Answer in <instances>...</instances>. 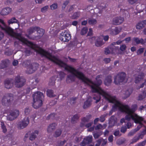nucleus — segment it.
<instances>
[{
  "mask_svg": "<svg viewBox=\"0 0 146 146\" xmlns=\"http://www.w3.org/2000/svg\"><path fill=\"white\" fill-rule=\"evenodd\" d=\"M57 64L62 67L71 73L70 75L68 76L67 81L68 82L74 81L75 78L77 77L81 80L84 83L90 86L92 91L97 92L99 94L98 96H95L93 99L96 100V102L98 103L100 99V95L102 96L110 102L114 104L112 110L109 112V115L112 114L113 111L118 109L121 112L126 114L125 119L128 121L131 120L136 123H139V125L134 129L132 130L128 133V135H133L136 132L138 131L143 126V123L144 122L143 118L140 116L134 113L135 110L129 108L128 106L122 104L115 97L111 96L108 93L102 90L100 87L102 83L101 79L102 77V75L97 76L96 78V81L93 82L87 78L85 77L82 72L75 69L72 67L68 66L62 61L59 60Z\"/></svg>",
  "mask_w": 146,
  "mask_h": 146,
  "instance_id": "1",
  "label": "nucleus"
},
{
  "mask_svg": "<svg viewBox=\"0 0 146 146\" xmlns=\"http://www.w3.org/2000/svg\"><path fill=\"white\" fill-rule=\"evenodd\" d=\"M0 28L9 35L17 39L23 43L30 46L32 48L37 51L42 56L46 57L51 60V54L50 53L39 48L36 49L37 45L22 37L21 34L14 32L11 28L6 25L3 21L1 19H0Z\"/></svg>",
  "mask_w": 146,
  "mask_h": 146,
  "instance_id": "2",
  "label": "nucleus"
},
{
  "mask_svg": "<svg viewBox=\"0 0 146 146\" xmlns=\"http://www.w3.org/2000/svg\"><path fill=\"white\" fill-rule=\"evenodd\" d=\"M33 106L34 108L37 109L42 105L44 96L42 93L38 92L35 93L33 94Z\"/></svg>",
  "mask_w": 146,
  "mask_h": 146,
  "instance_id": "3",
  "label": "nucleus"
},
{
  "mask_svg": "<svg viewBox=\"0 0 146 146\" xmlns=\"http://www.w3.org/2000/svg\"><path fill=\"white\" fill-rule=\"evenodd\" d=\"M125 74L124 72L119 73L115 76L114 79V82L117 85L120 84L123 82H125Z\"/></svg>",
  "mask_w": 146,
  "mask_h": 146,
  "instance_id": "4",
  "label": "nucleus"
},
{
  "mask_svg": "<svg viewBox=\"0 0 146 146\" xmlns=\"http://www.w3.org/2000/svg\"><path fill=\"white\" fill-rule=\"evenodd\" d=\"M71 35L69 32L67 30L62 32L60 36V40L63 42H68L71 38Z\"/></svg>",
  "mask_w": 146,
  "mask_h": 146,
  "instance_id": "5",
  "label": "nucleus"
},
{
  "mask_svg": "<svg viewBox=\"0 0 146 146\" xmlns=\"http://www.w3.org/2000/svg\"><path fill=\"white\" fill-rule=\"evenodd\" d=\"M25 80L22 78L18 76L15 79V85L17 88H19L23 86L25 82Z\"/></svg>",
  "mask_w": 146,
  "mask_h": 146,
  "instance_id": "6",
  "label": "nucleus"
},
{
  "mask_svg": "<svg viewBox=\"0 0 146 146\" xmlns=\"http://www.w3.org/2000/svg\"><path fill=\"white\" fill-rule=\"evenodd\" d=\"M29 117H25L21 121L19 122L18 124L19 128L20 129H22L25 127L29 124Z\"/></svg>",
  "mask_w": 146,
  "mask_h": 146,
  "instance_id": "7",
  "label": "nucleus"
},
{
  "mask_svg": "<svg viewBox=\"0 0 146 146\" xmlns=\"http://www.w3.org/2000/svg\"><path fill=\"white\" fill-rule=\"evenodd\" d=\"M35 31H36L37 32V34L39 36H42L44 32V30L43 29L38 27H36L30 29L29 31V34L32 33Z\"/></svg>",
  "mask_w": 146,
  "mask_h": 146,
  "instance_id": "8",
  "label": "nucleus"
},
{
  "mask_svg": "<svg viewBox=\"0 0 146 146\" xmlns=\"http://www.w3.org/2000/svg\"><path fill=\"white\" fill-rule=\"evenodd\" d=\"M19 114V111L18 110H15L12 111L10 112V114L7 117L8 120L11 121L17 117Z\"/></svg>",
  "mask_w": 146,
  "mask_h": 146,
  "instance_id": "9",
  "label": "nucleus"
},
{
  "mask_svg": "<svg viewBox=\"0 0 146 146\" xmlns=\"http://www.w3.org/2000/svg\"><path fill=\"white\" fill-rule=\"evenodd\" d=\"M38 64L36 63L30 65L28 67L27 71L29 73H33L36 70L38 66Z\"/></svg>",
  "mask_w": 146,
  "mask_h": 146,
  "instance_id": "10",
  "label": "nucleus"
},
{
  "mask_svg": "<svg viewBox=\"0 0 146 146\" xmlns=\"http://www.w3.org/2000/svg\"><path fill=\"white\" fill-rule=\"evenodd\" d=\"M124 20L123 18L121 17H115L113 19V23L115 25H119Z\"/></svg>",
  "mask_w": 146,
  "mask_h": 146,
  "instance_id": "11",
  "label": "nucleus"
},
{
  "mask_svg": "<svg viewBox=\"0 0 146 146\" xmlns=\"http://www.w3.org/2000/svg\"><path fill=\"white\" fill-rule=\"evenodd\" d=\"M146 25V20L141 21L138 22L136 25V28L137 29H143Z\"/></svg>",
  "mask_w": 146,
  "mask_h": 146,
  "instance_id": "12",
  "label": "nucleus"
},
{
  "mask_svg": "<svg viewBox=\"0 0 146 146\" xmlns=\"http://www.w3.org/2000/svg\"><path fill=\"white\" fill-rule=\"evenodd\" d=\"M143 75L141 76H140L139 75L138 77L136 78H135V82L136 83H141L142 82V85L139 88H138V89L139 88H142L143 87L144 85L145 84V83L146 82V81L145 80L144 81V82L143 83V82L144 81L143 80Z\"/></svg>",
  "mask_w": 146,
  "mask_h": 146,
  "instance_id": "13",
  "label": "nucleus"
},
{
  "mask_svg": "<svg viewBox=\"0 0 146 146\" xmlns=\"http://www.w3.org/2000/svg\"><path fill=\"white\" fill-rule=\"evenodd\" d=\"M38 133V130H35L31 133L29 134V139L31 141L34 140L36 138Z\"/></svg>",
  "mask_w": 146,
  "mask_h": 146,
  "instance_id": "14",
  "label": "nucleus"
},
{
  "mask_svg": "<svg viewBox=\"0 0 146 146\" xmlns=\"http://www.w3.org/2000/svg\"><path fill=\"white\" fill-rule=\"evenodd\" d=\"M115 44V43H114L113 44H112L111 45V48H106L104 51L105 54H108L110 53H115L114 51L115 50L116 51V50H112V49L114 48L115 47L113 45Z\"/></svg>",
  "mask_w": 146,
  "mask_h": 146,
  "instance_id": "15",
  "label": "nucleus"
},
{
  "mask_svg": "<svg viewBox=\"0 0 146 146\" xmlns=\"http://www.w3.org/2000/svg\"><path fill=\"white\" fill-rule=\"evenodd\" d=\"M11 11V9L9 7L3 8L1 11V14L3 15H7Z\"/></svg>",
  "mask_w": 146,
  "mask_h": 146,
  "instance_id": "16",
  "label": "nucleus"
},
{
  "mask_svg": "<svg viewBox=\"0 0 146 146\" xmlns=\"http://www.w3.org/2000/svg\"><path fill=\"white\" fill-rule=\"evenodd\" d=\"M5 87L7 89L11 88L13 86L12 80H6L4 82Z\"/></svg>",
  "mask_w": 146,
  "mask_h": 146,
  "instance_id": "17",
  "label": "nucleus"
},
{
  "mask_svg": "<svg viewBox=\"0 0 146 146\" xmlns=\"http://www.w3.org/2000/svg\"><path fill=\"white\" fill-rule=\"evenodd\" d=\"M112 81V77L111 76H107L104 80V84L107 86H109Z\"/></svg>",
  "mask_w": 146,
  "mask_h": 146,
  "instance_id": "18",
  "label": "nucleus"
},
{
  "mask_svg": "<svg viewBox=\"0 0 146 146\" xmlns=\"http://www.w3.org/2000/svg\"><path fill=\"white\" fill-rule=\"evenodd\" d=\"M104 44L102 38L100 37H98L95 42V45L97 46H100Z\"/></svg>",
  "mask_w": 146,
  "mask_h": 146,
  "instance_id": "19",
  "label": "nucleus"
},
{
  "mask_svg": "<svg viewBox=\"0 0 146 146\" xmlns=\"http://www.w3.org/2000/svg\"><path fill=\"white\" fill-rule=\"evenodd\" d=\"M116 118L114 116H112L110 118L109 123L110 126H113L117 123Z\"/></svg>",
  "mask_w": 146,
  "mask_h": 146,
  "instance_id": "20",
  "label": "nucleus"
},
{
  "mask_svg": "<svg viewBox=\"0 0 146 146\" xmlns=\"http://www.w3.org/2000/svg\"><path fill=\"white\" fill-rule=\"evenodd\" d=\"M121 30L120 27H116L114 29H112L111 34L113 35H116L118 34Z\"/></svg>",
  "mask_w": 146,
  "mask_h": 146,
  "instance_id": "21",
  "label": "nucleus"
},
{
  "mask_svg": "<svg viewBox=\"0 0 146 146\" xmlns=\"http://www.w3.org/2000/svg\"><path fill=\"white\" fill-rule=\"evenodd\" d=\"M56 125L54 123L50 124L47 128V131L48 133H50L52 131L55 129Z\"/></svg>",
  "mask_w": 146,
  "mask_h": 146,
  "instance_id": "22",
  "label": "nucleus"
},
{
  "mask_svg": "<svg viewBox=\"0 0 146 146\" xmlns=\"http://www.w3.org/2000/svg\"><path fill=\"white\" fill-rule=\"evenodd\" d=\"M91 104V101L90 99H88L86 100L84 103V104L83 106L84 108H86L90 106Z\"/></svg>",
  "mask_w": 146,
  "mask_h": 146,
  "instance_id": "23",
  "label": "nucleus"
},
{
  "mask_svg": "<svg viewBox=\"0 0 146 146\" xmlns=\"http://www.w3.org/2000/svg\"><path fill=\"white\" fill-rule=\"evenodd\" d=\"M92 135H89L84 138V141L87 144L91 142L92 140Z\"/></svg>",
  "mask_w": 146,
  "mask_h": 146,
  "instance_id": "24",
  "label": "nucleus"
},
{
  "mask_svg": "<svg viewBox=\"0 0 146 146\" xmlns=\"http://www.w3.org/2000/svg\"><path fill=\"white\" fill-rule=\"evenodd\" d=\"M89 118L87 117H84L82 119V122L80 124V126L82 127L84 126L85 125V123L88 122L89 120Z\"/></svg>",
  "mask_w": 146,
  "mask_h": 146,
  "instance_id": "25",
  "label": "nucleus"
},
{
  "mask_svg": "<svg viewBox=\"0 0 146 146\" xmlns=\"http://www.w3.org/2000/svg\"><path fill=\"white\" fill-rule=\"evenodd\" d=\"M8 61H2L0 65V67L1 68H4L7 66L8 65Z\"/></svg>",
  "mask_w": 146,
  "mask_h": 146,
  "instance_id": "26",
  "label": "nucleus"
},
{
  "mask_svg": "<svg viewBox=\"0 0 146 146\" xmlns=\"http://www.w3.org/2000/svg\"><path fill=\"white\" fill-rule=\"evenodd\" d=\"M146 96V91H144L142 94L140 95L139 96L138 100H141L143 98H144Z\"/></svg>",
  "mask_w": 146,
  "mask_h": 146,
  "instance_id": "27",
  "label": "nucleus"
},
{
  "mask_svg": "<svg viewBox=\"0 0 146 146\" xmlns=\"http://www.w3.org/2000/svg\"><path fill=\"white\" fill-rule=\"evenodd\" d=\"M133 41L135 42L137 44H139V43H143L142 42H141L143 41L142 39H139V38H134L133 39Z\"/></svg>",
  "mask_w": 146,
  "mask_h": 146,
  "instance_id": "28",
  "label": "nucleus"
},
{
  "mask_svg": "<svg viewBox=\"0 0 146 146\" xmlns=\"http://www.w3.org/2000/svg\"><path fill=\"white\" fill-rule=\"evenodd\" d=\"M106 125L105 124H104L103 125H101L99 124L96 127V129H104L106 127Z\"/></svg>",
  "mask_w": 146,
  "mask_h": 146,
  "instance_id": "29",
  "label": "nucleus"
},
{
  "mask_svg": "<svg viewBox=\"0 0 146 146\" xmlns=\"http://www.w3.org/2000/svg\"><path fill=\"white\" fill-rule=\"evenodd\" d=\"M88 28L87 27H85L83 28L81 30V34L82 35L85 34L88 32Z\"/></svg>",
  "mask_w": 146,
  "mask_h": 146,
  "instance_id": "30",
  "label": "nucleus"
},
{
  "mask_svg": "<svg viewBox=\"0 0 146 146\" xmlns=\"http://www.w3.org/2000/svg\"><path fill=\"white\" fill-rule=\"evenodd\" d=\"M88 23L90 25H94L97 23L96 20L94 19H90L88 20Z\"/></svg>",
  "mask_w": 146,
  "mask_h": 146,
  "instance_id": "31",
  "label": "nucleus"
},
{
  "mask_svg": "<svg viewBox=\"0 0 146 146\" xmlns=\"http://www.w3.org/2000/svg\"><path fill=\"white\" fill-rule=\"evenodd\" d=\"M47 95L49 97H52L54 96L53 91L50 90H48L47 91Z\"/></svg>",
  "mask_w": 146,
  "mask_h": 146,
  "instance_id": "32",
  "label": "nucleus"
},
{
  "mask_svg": "<svg viewBox=\"0 0 146 146\" xmlns=\"http://www.w3.org/2000/svg\"><path fill=\"white\" fill-rule=\"evenodd\" d=\"M1 125L3 132L4 133L6 132L7 129L3 122L2 121L1 122Z\"/></svg>",
  "mask_w": 146,
  "mask_h": 146,
  "instance_id": "33",
  "label": "nucleus"
},
{
  "mask_svg": "<svg viewBox=\"0 0 146 146\" xmlns=\"http://www.w3.org/2000/svg\"><path fill=\"white\" fill-rule=\"evenodd\" d=\"M80 15V13L79 12H77L74 13L72 17V18L75 19L78 17Z\"/></svg>",
  "mask_w": 146,
  "mask_h": 146,
  "instance_id": "34",
  "label": "nucleus"
},
{
  "mask_svg": "<svg viewBox=\"0 0 146 146\" xmlns=\"http://www.w3.org/2000/svg\"><path fill=\"white\" fill-rule=\"evenodd\" d=\"M17 21V19L15 18H13L10 20H9L8 21V23L9 24L16 23Z\"/></svg>",
  "mask_w": 146,
  "mask_h": 146,
  "instance_id": "35",
  "label": "nucleus"
},
{
  "mask_svg": "<svg viewBox=\"0 0 146 146\" xmlns=\"http://www.w3.org/2000/svg\"><path fill=\"white\" fill-rule=\"evenodd\" d=\"M58 5L56 3H54L51 5L50 7V9L52 10H53L56 9L57 8Z\"/></svg>",
  "mask_w": 146,
  "mask_h": 146,
  "instance_id": "36",
  "label": "nucleus"
},
{
  "mask_svg": "<svg viewBox=\"0 0 146 146\" xmlns=\"http://www.w3.org/2000/svg\"><path fill=\"white\" fill-rule=\"evenodd\" d=\"M102 134V132L97 133L93 134V136L96 139L99 137Z\"/></svg>",
  "mask_w": 146,
  "mask_h": 146,
  "instance_id": "37",
  "label": "nucleus"
},
{
  "mask_svg": "<svg viewBox=\"0 0 146 146\" xmlns=\"http://www.w3.org/2000/svg\"><path fill=\"white\" fill-rule=\"evenodd\" d=\"M79 116L77 115H74L72 118V121L73 122H74L76 121L78 118Z\"/></svg>",
  "mask_w": 146,
  "mask_h": 146,
  "instance_id": "38",
  "label": "nucleus"
},
{
  "mask_svg": "<svg viewBox=\"0 0 146 146\" xmlns=\"http://www.w3.org/2000/svg\"><path fill=\"white\" fill-rule=\"evenodd\" d=\"M48 8L49 7L48 6H46L42 8L41 9V11L42 12H45L47 11Z\"/></svg>",
  "mask_w": 146,
  "mask_h": 146,
  "instance_id": "39",
  "label": "nucleus"
},
{
  "mask_svg": "<svg viewBox=\"0 0 146 146\" xmlns=\"http://www.w3.org/2000/svg\"><path fill=\"white\" fill-rule=\"evenodd\" d=\"M144 50V48H141L139 49L137 51V54L139 55L142 53L143 52Z\"/></svg>",
  "mask_w": 146,
  "mask_h": 146,
  "instance_id": "40",
  "label": "nucleus"
},
{
  "mask_svg": "<svg viewBox=\"0 0 146 146\" xmlns=\"http://www.w3.org/2000/svg\"><path fill=\"white\" fill-rule=\"evenodd\" d=\"M61 134V131L60 130H58L56 132L55 135L56 137H57L60 136Z\"/></svg>",
  "mask_w": 146,
  "mask_h": 146,
  "instance_id": "41",
  "label": "nucleus"
},
{
  "mask_svg": "<svg viewBox=\"0 0 146 146\" xmlns=\"http://www.w3.org/2000/svg\"><path fill=\"white\" fill-rule=\"evenodd\" d=\"M100 140H101V141H100V143H102V145L104 146L107 143V140L106 139H100Z\"/></svg>",
  "mask_w": 146,
  "mask_h": 146,
  "instance_id": "42",
  "label": "nucleus"
},
{
  "mask_svg": "<svg viewBox=\"0 0 146 146\" xmlns=\"http://www.w3.org/2000/svg\"><path fill=\"white\" fill-rule=\"evenodd\" d=\"M140 137V135L138 137H134L132 139V142H135L137 141L139 139Z\"/></svg>",
  "mask_w": 146,
  "mask_h": 146,
  "instance_id": "43",
  "label": "nucleus"
},
{
  "mask_svg": "<svg viewBox=\"0 0 146 146\" xmlns=\"http://www.w3.org/2000/svg\"><path fill=\"white\" fill-rule=\"evenodd\" d=\"M30 111V110L28 108H26L25 110V114L27 115L28 114Z\"/></svg>",
  "mask_w": 146,
  "mask_h": 146,
  "instance_id": "44",
  "label": "nucleus"
},
{
  "mask_svg": "<svg viewBox=\"0 0 146 146\" xmlns=\"http://www.w3.org/2000/svg\"><path fill=\"white\" fill-rule=\"evenodd\" d=\"M93 34V30L92 28L89 29V31L88 34V36H91Z\"/></svg>",
  "mask_w": 146,
  "mask_h": 146,
  "instance_id": "45",
  "label": "nucleus"
},
{
  "mask_svg": "<svg viewBox=\"0 0 146 146\" xmlns=\"http://www.w3.org/2000/svg\"><path fill=\"white\" fill-rule=\"evenodd\" d=\"M138 0H128L129 3L131 4H133L135 3Z\"/></svg>",
  "mask_w": 146,
  "mask_h": 146,
  "instance_id": "46",
  "label": "nucleus"
},
{
  "mask_svg": "<svg viewBox=\"0 0 146 146\" xmlns=\"http://www.w3.org/2000/svg\"><path fill=\"white\" fill-rule=\"evenodd\" d=\"M126 46L125 45L123 44L121 45L120 47V49L121 51H123L125 49Z\"/></svg>",
  "mask_w": 146,
  "mask_h": 146,
  "instance_id": "47",
  "label": "nucleus"
},
{
  "mask_svg": "<svg viewBox=\"0 0 146 146\" xmlns=\"http://www.w3.org/2000/svg\"><path fill=\"white\" fill-rule=\"evenodd\" d=\"M104 5L103 4H101L100 6L98 7V9L100 10V11H102L103 9H105V7L104 6Z\"/></svg>",
  "mask_w": 146,
  "mask_h": 146,
  "instance_id": "48",
  "label": "nucleus"
},
{
  "mask_svg": "<svg viewBox=\"0 0 146 146\" xmlns=\"http://www.w3.org/2000/svg\"><path fill=\"white\" fill-rule=\"evenodd\" d=\"M146 143V140L144 141L141 143H140L138 145V146H144Z\"/></svg>",
  "mask_w": 146,
  "mask_h": 146,
  "instance_id": "49",
  "label": "nucleus"
},
{
  "mask_svg": "<svg viewBox=\"0 0 146 146\" xmlns=\"http://www.w3.org/2000/svg\"><path fill=\"white\" fill-rule=\"evenodd\" d=\"M97 38L95 36L92 37L89 39V40L91 42H92L95 39H96Z\"/></svg>",
  "mask_w": 146,
  "mask_h": 146,
  "instance_id": "50",
  "label": "nucleus"
},
{
  "mask_svg": "<svg viewBox=\"0 0 146 146\" xmlns=\"http://www.w3.org/2000/svg\"><path fill=\"white\" fill-rule=\"evenodd\" d=\"M8 98L7 99L5 97H4L2 99V102L3 103L6 102H9V101L8 100Z\"/></svg>",
  "mask_w": 146,
  "mask_h": 146,
  "instance_id": "51",
  "label": "nucleus"
},
{
  "mask_svg": "<svg viewBox=\"0 0 146 146\" xmlns=\"http://www.w3.org/2000/svg\"><path fill=\"white\" fill-rule=\"evenodd\" d=\"M68 1H65L63 3V4L62 5V8H65L66 5L68 4Z\"/></svg>",
  "mask_w": 146,
  "mask_h": 146,
  "instance_id": "52",
  "label": "nucleus"
},
{
  "mask_svg": "<svg viewBox=\"0 0 146 146\" xmlns=\"http://www.w3.org/2000/svg\"><path fill=\"white\" fill-rule=\"evenodd\" d=\"M13 1V0H6L5 2V3L6 4H9L11 3Z\"/></svg>",
  "mask_w": 146,
  "mask_h": 146,
  "instance_id": "53",
  "label": "nucleus"
},
{
  "mask_svg": "<svg viewBox=\"0 0 146 146\" xmlns=\"http://www.w3.org/2000/svg\"><path fill=\"white\" fill-rule=\"evenodd\" d=\"M87 144L86 141H84V139L83 140V141L80 144V146H85Z\"/></svg>",
  "mask_w": 146,
  "mask_h": 146,
  "instance_id": "54",
  "label": "nucleus"
},
{
  "mask_svg": "<svg viewBox=\"0 0 146 146\" xmlns=\"http://www.w3.org/2000/svg\"><path fill=\"white\" fill-rule=\"evenodd\" d=\"M65 75V74L63 72H60L59 74V76L61 79H62V78Z\"/></svg>",
  "mask_w": 146,
  "mask_h": 146,
  "instance_id": "55",
  "label": "nucleus"
},
{
  "mask_svg": "<svg viewBox=\"0 0 146 146\" xmlns=\"http://www.w3.org/2000/svg\"><path fill=\"white\" fill-rule=\"evenodd\" d=\"M103 39L105 41H107L109 38V36L108 35L104 36H103Z\"/></svg>",
  "mask_w": 146,
  "mask_h": 146,
  "instance_id": "56",
  "label": "nucleus"
},
{
  "mask_svg": "<svg viewBox=\"0 0 146 146\" xmlns=\"http://www.w3.org/2000/svg\"><path fill=\"white\" fill-rule=\"evenodd\" d=\"M55 76L52 77L50 79L51 81H50V82H52V84L54 83L55 81Z\"/></svg>",
  "mask_w": 146,
  "mask_h": 146,
  "instance_id": "57",
  "label": "nucleus"
},
{
  "mask_svg": "<svg viewBox=\"0 0 146 146\" xmlns=\"http://www.w3.org/2000/svg\"><path fill=\"white\" fill-rule=\"evenodd\" d=\"M126 130V128L125 127H123L121 129V131L123 133L125 132Z\"/></svg>",
  "mask_w": 146,
  "mask_h": 146,
  "instance_id": "58",
  "label": "nucleus"
},
{
  "mask_svg": "<svg viewBox=\"0 0 146 146\" xmlns=\"http://www.w3.org/2000/svg\"><path fill=\"white\" fill-rule=\"evenodd\" d=\"M119 130L116 131L114 132V135L115 136H119Z\"/></svg>",
  "mask_w": 146,
  "mask_h": 146,
  "instance_id": "59",
  "label": "nucleus"
},
{
  "mask_svg": "<svg viewBox=\"0 0 146 146\" xmlns=\"http://www.w3.org/2000/svg\"><path fill=\"white\" fill-rule=\"evenodd\" d=\"M113 136L112 135H110L108 138V140L110 142H111L113 140Z\"/></svg>",
  "mask_w": 146,
  "mask_h": 146,
  "instance_id": "60",
  "label": "nucleus"
},
{
  "mask_svg": "<svg viewBox=\"0 0 146 146\" xmlns=\"http://www.w3.org/2000/svg\"><path fill=\"white\" fill-rule=\"evenodd\" d=\"M105 116L104 115L100 117V120L101 122H103L105 120Z\"/></svg>",
  "mask_w": 146,
  "mask_h": 146,
  "instance_id": "61",
  "label": "nucleus"
},
{
  "mask_svg": "<svg viewBox=\"0 0 146 146\" xmlns=\"http://www.w3.org/2000/svg\"><path fill=\"white\" fill-rule=\"evenodd\" d=\"M104 61L106 63H107L110 62V60L109 58H106L104 59Z\"/></svg>",
  "mask_w": 146,
  "mask_h": 146,
  "instance_id": "62",
  "label": "nucleus"
},
{
  "mask_svg": "<svg viewBox=\"0 0 146 146\" xmlns=\"http://www.w3.org/2000/svg\"><path fill=\"white\" fill-rule=\"evenodd\" d=\"M92 124V122H90L86 124L85 125V126L86 127L88 128L89 127H90L91 126Z\"/></svg>",
  "mask_w": 146,
  "mask_h": 146,
  "instance_id": "63",
  "label": "nucleus"
},
{
  "mask_svg": "<svg viewBox=\"0 0 146 146\" xmlns=\"http://www.w3.org/2000/svg\"><path fill=\"white\" fill-rule=\"evenodd\" d=\"M18 64V61L17 60H14L13 62V65L15 66L17 65Z\"/></svg>",
  "mask_w": 146,
  "mask_h": 146,
  "instance_id": "64",
  "label": "nucleus"
}]
</instances>
